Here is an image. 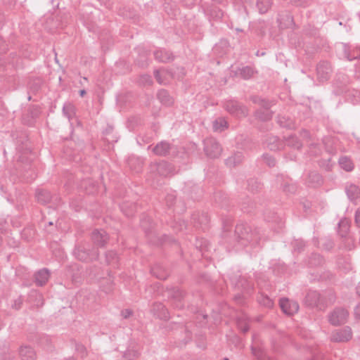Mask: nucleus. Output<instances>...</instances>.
Masks as SVG:
<instances>
[{
    "label": "nucleus",
    "mask_w": 360,
    "mask_h": 360,
    "mask_svg": "<svg viewBox=\"0 0 360 360\" xmlns=\"http://www.w3.org/2000/svg\"><path fill=\"white\" fill-rule=\"evenodd\" d=\"M75 257L83 262H91L98 259L99 252L97 248L78 246L74 251Z\"/></svg>",
    "instance_id": "1"
},
{
    "label": "nucleus",
    "mask_w": 360,
    "mask_h": 360,
    "mask_svg": "<svg viewBox=\"0 0 360 360\" xmlns=\"http://www.w3.org/2000/svg\"><path fill=\"white\" fill-rule=\"evenodd\" d=\"M224 108L229 114L238 118L245 117L248 115V108L235 100L226 101Z\"/></svg>",
    "instance_id": "2"
},
{
    "label": "nucleus",
    "mask_w": 360,
    "mask_h": 360,
    "mask_svg": "<svg viewBox=\"0 0 360 360\" xmlns=\"http://www.w3.org/2000/svg\"><path fill=\"white\" fill-rule=\"evenodd\" d=\"M253 101L254 103H258L263 107V109H259L255 112V117L258 120L263 122L270 120L273 116V112L269 110V108L272 105V102H270L259 97L254 98Z\"/></svg>",
    "instance_id": "3"
},
{
    "label": "nucleus",
    "mask_w": 360,
    "mask_h": 360,
    "mask_svg": "<svg viewBox=\"0 0 360 360\" xmlns=\"http://www.w3.org/2000/svg\"><path fill=\"white\" fill-rule=\"evenodd\" d=\"M204 151L207 157L217 158L220 156L222 148L220 144L214 138H207L203 141Z\"/></svg>",
    "instance_id": "4"
},
{
    "label": "nucleus",
    "mask_w": 360,
    "mask_h": 360,
    "mask_svg": "<svg viewBox=\"0 0 360 360\" xmlns=\"http://www.w3.org/2000/svg\"><path fill=\"white\" fill-rule=\"evenodd\" d=\"M349 316L347 309L342 307H337L331 311L328 316V321L333 326H339L346 323Z\"/></svg>",
    "instance_id": "5"
},
{
    "label": "nucleus",
    "mask_w": 360,
    "mask_h": 360,
    "mask_svg": "<svg viewBox=\"0 0 360 360\" xmlns=\"http://www.w3.org/2000/svg\"><path fill=\"white\" fill-rule=\"evenodd\" d=\"M249 227L245 226L243 224H238L236 226V233L238 235V243L243 246H245L249 243H254L257 241V238L252 233L249 232Z\"/></svg>",
    "instance_id": "6"
},
{
    "label": "nucleus",
    "mask_w": 360,
    "mask_h": 360,
    "mask_svg": "<svg viewBox=\"0 0 360 360\" xmlns=\"http://www.w3.org/2000/svg\"><path fill=\"white\" fill-rule=\"evenodd\" d=\"M352 338V331L350 327L345 326L340 329L334 330L330 337L333 342H346Z\"/></svg>",
    "instance_id": "7"
},
{
    "label": "nucleus",
    "mask_w": 360,
    "mask_h": 360,
    "mask_svg": "<svg viewBox=\"0 0 360 360\" xmlns=\"http://www.w3.org/2000/svg\"><path fill=\"white\" fill-rule=\"evenodd\" d=\"M150 167L153 172H155L160 176L165 177L172 176L175 172L174 166L164 160L154 163Z\"/></svg>",
    "instance_id": "8"
},
{
    "label": "nucleus",
    "mask_w": 360,
    "mask_h": 360,
    "mask_svg": "<svg viewBox=\"0 0 360 360\" xmlns=\"http://www.w3.org/2000/svg\"><path fill=\"white\" fill-rule=\"evenodd\" d=\"M280 307L283 313L288 316L293 315L299 310L298 303L288 298H281L280 300Z\"/></svg>",
    "instance_id": "9"
},
{
    "label": "nucleus",
    "mask_w": 360,
    "mask_h": 360,
    "mask_svg": "<svg viewBox=\"0 0 360 360\" xmlns=\"http://www.w3.org/2000/svg\"><path fill=\"white\" fill-rule=\"evenodd\" d=\"M91 239L96 248H103L108 243L109 239L108 235L105 231L103 229H96L92 232Z\"/></svg>",
    "instance_id": "10"
},
{
    "label": "nucleus",
    "mask_w": 360,
    "mask_h": 360,
    "mask_svg": "<svg viewBox=\"0 0 360 360\" xmlns=\"http://www.w3.org/2000/svg\"><path fill=\"white\" fill-rule=\"evenodd\" d=\"M332 69L330 63L327 61H321L317 65L316 72L318 79L324 82L329 79Z\"/></svg>",
    "instance_id": "11"
},
{
    "label": "nucleus",
    "mask_w": 360,
    "mask_h": 360,
    "mask_svg": "<svg viewBox=\"0 0 360 360\" xmlns=\"http://www.w3.org/2000/svg\"><path fill=\"white\" fill-rule=\"evenodd\" d=\"M305 303L311 307L321 308L322 300L320 293L316 290L308 292L305 297Z\"/></svg>",
    "instance_id": "12"
},
{
    "label": "nucleus",
    "mask_w": 360,
    "mask_h": 360,
    "mask_svg": "<svg viewBox=\"0 0 360 360\" xmlns=\"http://www.w3.org/2000/svg\"><path fill=\"white\" fill-rule=\"evenodd\" d=\"M172 148V146L169 143L162 141L153 147L152 151L156 155L167 156L169 154Z\"/></svg>",
    "instance_id": "13"
},
{
    "label": "nucleus",
    "mask_w": 360,
    "mask_h": 360,
    "mask_svg": "<svg viewBox=\"0 0 360 360\" xmlns=\"http://www.w3.org/2000/svg\"><path fill=\"white\" fill-rule=\"evenodd\" d=\"M154 57L155 60L160 63H169L172 61L174 58V56L171 52L164 49H160L156 50L154 52Z\"/></svg>",
    "instance_id": "14"
},
{
    "label": "nucleus",
    "mask_w": 360,
    "mask_h": 360,
    "mask_svg": "<svg viewBox=\"0 0 360 360\" xmlns=\"http://www.w3.org/2000/svg\"><path fill=\"white\" fill-rule=\"evenodd\" d=\"M154 76L157 82L160 84L165 85L169 82V78L172 77L170 72L165 69L155 70Z\"/></svg>",
    "instance_id": "15"
},
{
    "label": "nucleus",
    "mask_w": 360,
    "mask_h": 360,
    "mask_svg": "<svg viewBox=\"0 0 360 360\" xmlns=\"http://www.w3.org/2000/svg\"><path fill=\"white\" fill-rule=\"evenodd\" d=\"M50 276L49 271L47 269H42L34 274L35 283L39 286H43L46 283Z\"/></svg>",
    "instance_id": "16"
},
{
    "label": "nucleus",
    "mask_w": 360,
    "mask_h": 360,
    "mask_svg": "<svg viewBox=\"0 0 360 360\" xmlns=\"http://www.w3.org/2000/svg\"><path fill=\"white\" fill-rule=\"evenodd\" d=\"M152 311L154 314L160 319L167 320L169 318L168 310L162 303H155L153 306Z\"/></svg>",
    "instance_id": "17"
},
{
    "label": "nucleus",
    "mask_w": 360,
    "mask_h": 360,
    "mask_svg": "<svg viewBox=\"0 0 360 360\" xmlns=\"http://www.w3.org/2000/svg\"><path fill=\"white\" fill-rule=\"evenodd\" d=\"M19 354L22 360H35L36 352L28 346H22L19 350Z\"/></svg>",
    "instance_id": "18"
},
{
    "label": "nucleus",
    "mask_w": 360,
    "mask_h": 360,
    "mask_svg": "<svg viewBox=\"0 0 360 360\" xmlns=\"http://www.w3.org/2000/svg\"><path fill=\"white\" fill-rule=\"evenodd\" d=\"M241 78L249 79L257 73V71L251 66H244L238 69L236 72Z\"/></svg>",
    "instance_id": "19"
},
{
    "label": "nucleus",
    "mask_w": 360,
    "mask_h": 360,
    "mask_svg": "<svg viewBox=\"0 0 360 360\" xmlns=\"http://www.w3.org/2000/svg\"><path fill=\"white\" fill-rule=\"evenodd\" d=\"M347 195L351 200L357 199L360 195V188L355 184H350L345 188Z\"/></svg>",
    "instance_id": "20"
},
{
    "label": "nucleus",
    "mask_w": 360,
    "mask_h": 360,
    "mask_svg": "<svg viewBox=\"0 0 360 360\" xmlns=\"http://www.w3.org/2000/svg\"><path fill=\"white\" fill-rule=\"evenodd\" d=\"M229 127L228 122L224 117H218L212 122L213 130L217 132H221Z\"/></svg>",
    "instance_id": "21"
},
{
    "label": "nucleus",
    "mask_w": 360,
    "mask_h": 360,
    "mask_svg": "<svg viewBox=\"0 0 360 360\" xmlns=\"http://www.w3.org/2000/svg\"><path fill=\"white\" fill-rule=\"evenodd\" d=\"M322 182V177L319 173L316 172H311L309 174L307 178V184L309 186L316 187L320 186Z\"/></svg>",
    "instance_id": "22"
},
{
    "label": "nucleus",
    "mask_w": 360,
    "mask_h": 360,
    "mask_svg": "<svg viewBox=\"0 0 360 360\" xmlns=\"http://www.w3.org/2000/svg\"><path fill=\"white\" fill-rule=\"evenodd\" d=\"M122 212L128 217H132L137 210V205L131 202H123L120 206Z\"/></svg>",
    "instance_id": "23"
},
{
    "label": "nucleus",
    "mask_w": 360,
    "mask_h": 360,
    "mask_svg": "<svg viewBox=\"0 0 360 360\" xmlns=\"http://www.w3.org/2000/svg\"><path fill=\"white\" fill-rule=\"evenodd\" d=\"M37 201L41 204H47L51 201V193L46 190H37L36 191Z\"/></svg>",
    "instance_id": "24"
},
{
    "label": "nucleus",
    "mask_w": 360,
    "mask_h": 360,
    "mask_svg": "<svg viewBox=\"0 0 360 360\" xmlns=\"http://www.w3.org/2000/svg\"><path fill=\"white\" fill-rule=\"evenodd\" d=\"M284 140L285 144L290 148L299 150L302 147V143L295 135H290L285 138Z\"/></svg>",
    "instance_id": "25"
},
{
    "label": "nucleus",
    "mask_w": 360,
    "mask_h": 360,
    "mask_svg": "<svg viewBox=\"0 0 360 360\" xmlns=\"http://www.w3.org/2000/svg\"><path fill=\"white\" fill-rule=\"evenodd\" d=\"M243 159V154L240 152H237L226 160V165L230 167H235L240 164Z\"/></svg>",
    "instance_id": "26"
},
{
    "label": "nucleus",
    "mask_w": 360,
    "mask_h": 360,
    "mask_svg": "<svg viewBox=\"0 0 360 360\" xmlns=\"http://www.w3.org/2000/svg\"><path fill=\"white\" fill-rule=\"evenodd\" d=\"M157 96L159 101L165 105H169L173 103L172 98L169 96V93L165 89L160 90L158 92Z\"/></svg>",
    "instance_id": "27"
},
{
    "label": "nucleus",
    "mask_w": 360,
    "mask_h": 360,
    "mask_svg": "<svg viewBox=\"0 0 360 360\" xmlns=\"http://www.w3.org/2000/svg\"><path fill=\"white\" fill-rule=\"evenodd\" d=\"M338 233L341 237H345L349 229V221L347 219H341L338 223Z\"/></svg>",
    "instance_id": "28"
},
{
    "label": "nucleus",
    "mask_w": 360,
    "mask_h": 360,
    "mask_svg": "<svg viewBox=\"0 0 360 360\" xmlns=\"http://www.w3.org/2000/svg\"><path fill=\"white\" fill-rule=\"evenodd\" d=\"M272 6V0H257V7L260 13H266Z\"/></svg>",
    "instance_id": "29"
},
{
    "label": "nucleus",
    "mask_w": 360,
    "mask_h": 360,
    "mask_svg": "<svg viewBox=\"0 0 360 360\" xmlns=\"http://www.w3.org/2000/svg\"><path fill=\"white\" fill-rule=\"evenodd\" d=\"M237 326L238 328L243 333L249 330V323L246 315L243 314L237 319Z\"/></svg>",
    "instance_id": "30"
},
{
    "label": "nucleus",
    "mask_w": 360,
    "mask_h": 360,
    "mask_svg": "<svg viewBox=\"0 0 360 360\" xmlns=\"http://www.w3.org/2000/svg\"><path fill=\"white\" fill-rule=\"evenodd\" d=\"M338 162L341 168L347 172H350L354 169L352 161L347 157H341Z\"/></svg>",
    "instance_id": "31"
},
{
    "label": "nucleus",
    "mask_w": 360,
    "mask_h": 360,
    "mask_svg": "<svg viewBox=\"0 0 360 360\" xmlns=\"http://www.w3.org/2000/svg\"><path fill=\"white\" fill-rule=\"evenodd\" d=\"M277 122L281 127L285 128L291 129L293 128L295 126L293 120L289 117L278 116Z\"/></svg>",
    "instance_id": "32"
},
{
    "label": "nucleus",
    "mask_w": 360,
    "mask_h": 360,
    "mask_svg": "<svg viewBox=\"0 0 360 360\" xmlns=\"http://www.w3.org/2000/svg\"><path fill=\"white\" fill-rule=\"evenodd\" d=\"M63 112L70 120L75 115V107L70 103H65L63 107Z\"/></svg>",
    "instance_id": "33"
},
{
    "label": "nucleus",
    "mask_w": 360,
    "mask_h": 360,
    "mask_svg": "<svg viewBox=\"0 0 360 360\" xmlns=\"http://www.w3.org/2000/svg\"><path fill=\"white\" fill-rule=\"evenodd\" d=\"M206 13L212 18L220 20L224 16V12L219 8L213 6L206 11Z\"/></svg>",
    "instance_id": "34"
},
{
    "label": "nucleus",
    "mask_w": 360,
    "mask_h": 360,
    "mask_svg": "<svg viewBox=\"0 0 360 360\" xmlns=\"http://www.w3.org/2000/svg\"><path fill=\"white\" fill-rule=\"evenodd\" d=\"M252 353L257 357L258 360H272L269 356H267L265 352L261 348H255L252 347Z\"/></svg>",
    "instance_id": "35"
},
{
    "label": "nucleus",
    "mask_w": 360,
    "mask_h": 360,
    "mask_svg": "<svg viewBox=\"0 0 360 360\" xmlns=\"http://www.w3.org/2000/svg\"><path fill=\"white\" fill-rule=\"evenodd\" d=\"M323 263V259L319 254H312L309 259V265L311 266H317Z\"/></svg>",
    "instance_id": "36"
},
{
    "label": "nucleus",
    "mask_w": 360,
    "mask_h": 360,
    "mask_svg": "<svg viewBox=\"0 0 360 360\" xmlns=\"http://www.w3.org/2000/svg\"><path fill=\"white\" fill-rule=\"evenodd\" d=\"M257 301L259 303V304L268 308L271 307L274 304L272 300H271L268 296L264 295L263 294H260L257 297Z\"/></svg>",
    "instance_id": "37"
},
{
    "label": "nucleus",
    "mask_w": 360,
    "mask_h": 360,
    "mask_svg": "<svg viewBox=\"0 0 360 360\" xmlns=\"http://www.w3.org/2000/svg\"><path fill=\"white\" fill-rule=\"evenodd\" d=\"M283 143H281L276 137H274L272 141L268 144V147L271 150H276L283 149Z\"/></svg>",
    "instance_id": "38"
},
{
    "label": "nucleus",
    "mask_w": 360,
    "mask_h": 360,
    "mask_svg": "<svg viewBox=\"0 0 360 360\" xmlns=\"http://www.w3.org/2000/svg\"><path fill=\"white\" fill-rule=\"evenodd\" d=\"M139 83L142 86H150L153 84V79L149 75H143L139 77Z\"/></svg>",
    "instance_id": "39"
},
{
    "label": "nucleus",
    "mask_w": 360,
    "mask_h": 360,
    "mask_svg": "<svg viewBox=\"0 0 360 360\" xmlns=\"http://www.w3.org/2000/svg\"><path fill=\"white\" fill-rule=\"evenodd\" d=\"M248 188L252 192H256L261 188V185L256 179H250L248 183Z\"/></svg>",
    "instance_id": "40"
},
{
    "label": "nucleus",
    "mask_w": 360,
    "mask_h": 360,
    "mask_svg": "<svg viewBox=\"0 0 360 360\" xmlns=\"http://www.w3.org/2000/svg\"><path fill=\"white\" fill-rule=\"evenodd\" d=\"M292 245L294 250L297 252H301L304 250L305 247V243L302 240H295L292 242Z\"/></svg>",
    "instance_id": "41"
},
{
    "label": "nucleus",
    "mask_w": 360,
    "mask_h": 360,
    "mask_svg": "<svg viewBox=\"0 0 360 360\" xmlns=\"http://www.w3.org/2000/svg\"><path fill=\"white\" fill-rule=\"evenodd\" d=\"M346 57L348 60H352L360 58V48L354 49L352 52L347 53Z\"/></svg>",
    "instance_id": "42"
},
{
    "label": "nucleus",
    "mask_w": 360,
    "mask_h": 360,
    "mask_svg": "<svg viewBox=\"0 0 360 360\" xmlns=\"http://www.w3.org/2000/svg\"><path fill=\"white\" fill-rule=\"evenodd\" d=\"M283 190L285 192L288 193H295L296 191V186L290 182V181H287L283 186Z\"/></svg>",
    "instance_id": "43"
},
{
    "label": "nucleus",
    "mask_w": 360,
    "mask_h": 360,
    "mask_svg": "<svg viewBox=\"0 0 360 360\" xmlns=\"http://www.w3.org/2000/svg\"><path fill=\"white\" fill-rule=\"evenodd\" d=\"M105 258H106V262L108 264H111L117 260V255L114 251H108L105 253Z\"/></svg>",
    "instance_id": "44"
},
{
    "label": "nucleus",
    "mask_w": 360,
    "mask_h": 360,
    "mask_svg": "<svg viewBox=\"0 0 360 360\" xmlns=\"http://www.w3.org/2000/svg\"><path fill=\"white\" fill-rule=\"evenodd\" d=\"M30 297H34L36 298L37 302L36 303V305L37 307L42 306L44 304V300L42 295L37 291H32L30 295Z\"/></svg>",
    "instance_id": "45"
},
{
    "label": "nucleus",
    "mask_w": 360,
    "mask_h": 360,
    "mask_svg": "<svg viewBox=\"0 0 360 360\" xmlns=\"http://www.w3.org/2000/svg\"><path fill=\"white\" fill-rule=\"evenodd\" d=\"M263 159L265 163L269 167H274L276 165L275 158L269 154H264Z\"/></svg>",
    "instance_id": "46"
},
{
    "label": "nucleus",
    "mask_w": 360,
    "mask_h": 360,
    "mask_svg": "<svg viewBox=\"0 0 360 360\" xmlns=\"http://www.w3.org/2000/svg\"><path fill=\"white\" fill-rule=\"evenodd\" d=\"M76 350L81 354L82 358L85 357L87 354L86 349L83 345L77 344L76 345Z\"/></svg>",
    "instance_id": "47"
},
{
    "label": "nucleus",
    "mask_w": 360,
    "mask_h": 360,
    "mask_svg": "<svg viewBox=\"0 0 360 360\" xmlns=\"http://www.w3.org/2000/svg\"><path fill=\"white\" fill-rule=\"evenodd\" d=\"M175 200H176V198L172 194H169L165 198V201H166L167 205L169 207H171L174 205Z\"/></svg>",
    "instance_id": "48"
},
{
    "label": "nucleus",
    "mask_w": 360,
    "mask_h": 360,
    "mask_svg": "<svg viewBox=\"0 0 360 360\" xmlns=\"http://www.w3.org/2000/svg\"><path fill=\"white\" fill-rule=\"evenodd\" d=\"M41 84V81L40 79H37L33 84H30V88L32 91L35 92L40 89Z\"/></svg>",
    "instance_id": "49"
},
{
    "label": "nucleus",
    "mask_w": 360,
    "mask_h": 360,
    "mask_svg": "<svg viewBox=\"0 0 360 360\" xmlns=\"http://www.w3.org/2000/svg\"><path fill=\"white\" fill-rule=\"evenodd\" d=\"M22 298L21 296L18 297L16 300H14V303L12 305V307L13 309H15L17 310L20 309L22 304Z\"/></svg>",
    "instance_id": "50"
},
{
    "label": "nucleus",
    "mask_w": 360,
    "mask_h": 360,
    "mask_svg": "<svg viewBox=\"0 0 360 360\" xmlns=\"http://www.w3.org/2000/svg\"><path fill=\"white\" fill-rule=\"evenodd\" d=\"M106 283H107V285L106 286L103 285L102 288H103V290L104 292H105L106 293H108L112 290L113 285H112V282L110 279L106 280Z\"/></svg>",
    "instance_id": "51"
},
{
    "label": "nucleus",
    "mask_w": 360,
    "mask_h": 360,
    "mask_svg": "<svg viewBox=\"0 0 360 360\" xmlns=\"http://www.w3.org/2000/svg\"><path fill=\"white\" fill-rule=\"evenodd\" d=\"M320 166L323 167L326 171H329L332 168V164L330 163V158L328 159V162H325L323 161H321L320 162Z\"/></svg>",
    "instance_id": "52"
},
{
    "label": "nucleus",
    "mask_w": 360,
    "mask_h": 360,
    "mask_svg": "<svg viewBox=\"0 0 360 360\" xmlns=\"http://www.w3.org/2000/svg\"><path fill=\"white\" fill-rule=\"evenodd\" d=\"M121 314L124 319H128L133 314V311L131 309H127L122 310Z\"/></svg>",
    "instance_id": "53"
},
{
    "label": "nucleus",
    "mask_w": 360,
    "mask_h": 360,
    "mask_svg": "<svg viewBox=\"0 0 360 360\" xmlns=\"http://www.w3.org/2000/svg\"><path fill=\"white\" fill-rule=\"evenodd\" d=\"M156 271L157 269L155 268H153L152 270H151V273L155 276H156L159 279H162V280H164L167 278V276L165 274H158L156 273Z\"/></svg>",
    "instance_id": "54"
},
{
    "label": "nucleus",
    "mask_w": 360,
    "mask_h": 360,
    "mask_svg": "<svg viewBox=\"0 0 360 360\" xmlns=\"http://www.w3.org/2000/svg\"><path fill=\"white\" fill-rule=\"evenodd\" d=\"M355 223L360 228V207L357 209L355 214Z\"/></svg>",
    "instance_id": "55"
},
{
    "label": "nucleus",
    "mask_w": 360,
    "mask_h": 360,
    "mask_svg": "<svg viewBox=\"0 0 360 360\" xmlns=\"http://www.w3.org/2000/svg\"><path fill=\"white\" fill-rule=\"evenodd\" d=\"M355 316L360 319V303L354 309Z\"/></svg>",
    "instance_id": "56"
},
{
    "label": "nucleus",
    "mask_w": 360,
    "mask_h": 360,
    "mask_svg": "<svg viewBox=\"0 0 360 360\" xmlns=\"http://www.w3.org/2000/svg\"><path fill=\"white\" fill-rule=\"evenodd\" d=\"M316 146H317V145H316V144H311V145L310 146V153H311V155H317L319 154V152H318V151H316V150L314 151V150H313V149H314V148H316Z\"/></svg>",
    "instance_id": "57"
},
{
    "label": "nucleus",
    "mask_w": 360,
    "mask_h": 360,
    "mask_svg": "<svg viewBox=\"0 0 360 360\" xmlns=\"http://www.w3.org/2000/svg\"><path fill=\"white\" fill-rule=\"evenodd\" d=\"M234 300H236V302H237L238 304H242L243 303V301H242V295L240 294H238V295H236L234 296Z\"/></svg>",
    "instance_id": "58"
},
{
    "label": "nucleus",
    "mask_w": 360,
    "mask_h": 360,
    "mask_svg": "<svg viewBox=\"0 0 360 360\" xmlns=\"http://www.w3.org/2000/svg\"><path fill=\"white\" fill-rule=\"evenodd\" d=\"M302 136L304 137V138H308L309 136V133L308 131L307 130H302Z\"/></svg>",
    "instance_id": "59"
},
{
    "label": "nucleus",
    "mask_w": 360,
    "mask_h": 360,
    "mask_svg": "<svg viewBox=\"0 0 360 360\" xmlns=\"http://www.w3.org/2000/svg\"><path fill=\"white\" fill-rule=\"evenodd\" d=\"M242 210H243L244 212H250V210L248 209V207H246V205H245V202H244V203H243V205H242Z\"/></svg>",
    "instance_id": "60"
},
{
    "label": "nucleus",
    "mask_w": 360,
    "mask_h": 360,
    "mask_svg": "<svg viewBox=\"0 0 360 360\" xmlns=\"http://www.w3.org/2000/svg\"><path fill=\"white\" fill-rule=\"evenodd\" d=\"M150 219H143L141 221V226L143 229H146L147 228L145 226V223L146 222V221H149Z\"/></svg>",
    "instance_id": "61"
},
{
    "label": "nucleus",
    "mask_w": 360,
    "mask_h": 360,
    "mask_svg": "<svg viewBox=\"0 0 360 360\" xmlns=\"http://www.w3.org/2000/svg\"><path fill=\"white\" fill-rule=\"evenodd\" d=\"M212 1H214L216 4H224L226 1V0H212Z\"/></svg>",
    "instance_id": "62"
},
{
    "label": "nucleus",
    "mask_w": 360,
    "mask_h": 360,
    "mask_svg": "<svg viewBox=\"0 0 360 360\" xmlns=\"http://www.w3.org/2000/svg\"><path fill=\"white\" fill-rule=\"evenodd\" d=\"M356 294L360 297V283L356 288Z\"/></svg>",
    "instance_id": "63"
},
{
    "label": "nucleus",
    "mask_w": 360,
    "mask_h": 360,
    "mask_svg": "<svg viewBox=\"0 0 360 360\" xmlns=\"http://www.w3.org/2000/svg\"><path fill=\"white\" fill-rule=\"evenodd\" d=\"M86 94V91L84 89H82L79 91V95L81 96H84Z\"/></svg>",
    "instance_id": "64"
}]
</instances>
